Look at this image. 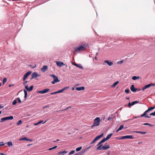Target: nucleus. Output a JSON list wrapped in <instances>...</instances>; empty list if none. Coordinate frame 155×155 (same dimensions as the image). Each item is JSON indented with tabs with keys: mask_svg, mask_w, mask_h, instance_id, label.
Here are the masks:
<instances>
[{
	"mask_svg": "<svg viewBox=\"0 0 155 155\" xmlns=\"http://www.w3.org/2000/svg\"><path fill=\"white\" fill-rule=\"evenodd\" d=\"M155 108V107H150L147 110H146L147 113H148L149 111Z\"/></svg>",
	"mask_w": 155,
	"mask_h": 155,
	"instance_id": "4be33fe9",
	"label": "nucleus"
},
{
	"mask_svg": "<svg viewBox=\"0 0 155 155\" xmlns=\"http://www.w3.org/2000/svg\"><path fill=\"white\" fill-rule=\"evenodd\" d=\"M59 141V140L58 139L56 141H54V142H56L57 141Z\"/></svg>",
	"mask_w": 155,
	"mask_h": 155,
	"instance_id": "4d7b16f0",
	"label": "nucleus"
},
{
	"mask_svg": "<svg viewBox=\"0 0 155 155\" xmlns=\"http://www.w3.org/2000/svg\"><path fill=\"white\" fill-rule=\"evenodd\" d=\"M110 151H108L107 152V155H110Z\"/></svg>",
	"mask_w": 155,
	"mask_h": 155,
	"instance_id": "8fccbe9b",
	"label": "nucleus"
},
{
	"mask_svg": "<svg viewBox=\"0 0 155 155\" xmlns=\"http://www.w3.org/2000/svg\"><path fill=\"white\" fill-rule=\"evenodd\" d=\"M103 143L102 142H101V141H100L99 143H98L97 144V146H98V145H101V144L102 143Z\"/></svg>",
	"mask_w": 155,
	"mask_h": 155,
	"instance_id": "3c124183",
	"label": "nucleus"
},
{
	"mask_svg": "<svg viewBox=\"0 0 155 155\" xmlns=\"http://www.w3.org/2000/svg\"><path fill=\"white\" fill-rule=\"evenodd\" d=\"M16 99H17V101H18V103H21V101L19 97H18V98H16Z\"/></svg>",
	"mask_w": 155,
	"mask_h": 155,
	"instance_id": "58836bf2",
	"label": "nucleus"
},
{
	"mask_svg": "<svg viewBox=\"0 0 155 155\" xmlns=\"http://www.w3.org/2000/svg\"><path fill=\"white\" fill-rule=\"evenodd\" d=\"M22 123V121L21 120H19L18 122L17 123V124L18 125L21 124Z\"/></svg>",
	"mask_w": 155,
	"mask_h": 155,
	"instance_id": "e433bc0d",
	"label": "nucleus"
},
{
	"mask_svg": "<svg viewBox=\"0 0 155 155\" xmlns=\"http://www.w3.org/2000/svg\"><path fill=\"white\" fill-rule=\"evenodd\" d=\"M50 91V89L48 88L45 89L42 91H38V93L41 94H44Z\"/></svg>",
	"mask_w": 155,
	"mask_h": 155,
	"instance_id": "1a4fd4ad",
	"label": "nucleus"
},
{
	"mask_svg": "<svg viewBox=\"0 0 155 155\" xmlns=\"http://www.w3.org/2000/svg\"><path fill=\"white\" fill-rule=\"evenodd\" d=\"M1 86H2L1 84V82H0V86L1 87Z\"/></svg>",
	"mask_w": 155,
	"mask_h": 155,
	"instance_id": "338daca9",
	"label": "nucleus"
},
{
	"mask_svg": "<svg viewBox=\"0 0 155 155\" xmlns=\"http://www.w3.org/2000/svg\"><path fill=\"white\" fill-rule=\"evenodd\" d=\"M33 85H32L31 86H30L29 88L28 87V85H26L25 86V88L28 91H32L33 90Z\"/></svg>",
	"mask_w": 155,
	"mask_h": 155,
	"instance_id": "f8f14e48",
	"label": "nucleus"
},
{
	"mask_svg": "<svg viewBox=\"0 0 155 155\" xmlns=\"http://www.w3.org/2000/svg\"><path fill=\"white\" fill-rule=\"evenodd\" d=\"M3 107L2 106H1V105H0V109L2 108Z\"/></svg>",
	"mask_w": 155,
	"mask_h": 155,
	"instance_id": "0e129e2a",
	"label": "nucleus"
},
{
	"mask_svg": "<svg viewBox=\"0 0 155 155\" xmlns=\"http://www.w3.org/2000/svg\"><path fill=\"white\" fill-rule=\"evenodd\" d=\"M111 118H112V117H109L107 118V120H110L111 119Z\"/></svg>",
	"mask_w": 155,
	"mask_h": 155,
	"instance_id": "864d4df0",
	"label": "nucleus"
},
{
	"mask_svg": "<svg viewBox=\"0 0 155 155\" xmlns=\"http://www.w3.org/2000/svg\"><path fill=\"white\" fill-rule=\"evenodd\" d=\"M40 76V75L38 74L36 72H34L32 73L31 74V77L30 78V79L31 80L34 78H36L37 77Z\"/></svg>",
	"mask_w": 155,
	"mask_h": 155,
	"instance_id": "0eeeda50",
	"label": "nucleus"
},
{
	"mask_svg": "<svg viewBox=\"0 0 155 155\" xmlns=\"http://www.w3.org/2000/svg\"><path fill=\"white\" fill-rule=\"evenodd\" d=\"M0 155H5V154L2 153H0Z\"/></svg>",
	"mask_w": 155,
	"mask_h": 155,
	"instance_id": "13d9d810",
	"label": "nucleus"
},
{
	"mask_svg": "<svg viewBox=\"0 0 155 155\" xmlns=\"http://www.w3.org/2000/svg\"><path fill=\"white\" fill-rule=\"evenodd\" d=\"M100 118L99 117H97L94 120V122L93 124L91 125V128H93L94 126H98L100 124Z\"/></svg>",
	"mask_w": 155,
	"mask_h": 155,
	"instance_id": "f03ea898",
	"label": "nucleus"
},
{
	"mask_svg": "<svg viewBox=\"0 0 155 155\" xmlns=\"http://www.w3.org/2000/svg\"><path fill=\"white\" fill-rule=\"evenodd\" d=\"M112 135L113 134L112 133H110L107 136V137H106V138H105L107 140L111 137Z\"/></svg>",
	"mask_w": 155,
	"mask_h": 155,
	"instance_id": "5701e85b",
	"label": "nucleus"
},
{
	"mask_svg": "<svg viewBox=\"0 0 155 155\" xmlns=\"http://www.w3.org/2000/svg\"><path fill=\"white\" fill-rule=\"evenodd\" d=\"M87 45L84 43H82L78 47L74 48V51L77 52H80L86 50Z\"/></svg>",
	"mask_w": 155,
	"mask_h": 155,
	"instance_id": "f257e3e1",
	"label": "nucleus"
},
{
	"mask_svg": "<svg viewBox=\"0 0 155 155\" xmlns=\"http://www.w3.org/2000/svg\"><path fill=\"white\" fill-rule=\"evenodd\" d=\"M31 73V71H28L24 75L23 78V81H25L27 77L30 75Z\"/></svg>",
	"mask_w": 155,
	"mask_h": 155,
	"instance_id": "9d476101",
	"label": "nucleus"
},
{
	"mask_svg": "<svg viewBox=\"0 0 155 155\" xmlns=\"http://www.w3.org/2000/svg\"><path fill=\"white\" fill-rule=\"evenodd\" d=\"M131 106H132V105H131V103L129 102L128 104V106L129 107H130Z\"/></svg>",
	"mask_w": 155,
	"mask_h": 155,
	"instance_id": "49530a36",
	"label": "nucleus"
},
{
	"mask_svg": "<svg viewBox=\"0 0 155 155\" xmlns=\"http://www.w3.org/2000/svg\"><path fill=\"white\" fill-rule=\"evenodd\" d=\"M24 91L25 94L24 97L25 98H26L27 96V92L25 90H24Z\"/></svg>",
	"mask_w": 155,
	"mask_h": 155,
	"instance_id": "cd10ccee",
	"label": "nucleus"
},
{
	"mask_svg": "<svg viewBox=\"0 0 155 155\" xmlns=\"http://www.w3.org/2000/svg\"><path fill=\"white\" fill-rule=\"evenodd\" d=\"M124 126V125H121L120 126V127H119V129L116 130V132H117L118 131H119V130H121L122 129V128H123Z\"/></svg>",
	"mask_w": 155,
	"mask_h": 155,
	"instance_id": "a878e982",
	"label": "nucleus"
},
{
	"mask_svg": "<svg viewBox=\"0 0 155 155\" xmlns=\"http://www.w3.org/2000/svg\"><path fill=\"white\" fill-rule=\"evenodd\" d=\"M27 81H25V82H24L23 83V84L25 85H26V84L27 83Z\"/></svg>",
	"mask_w": 155,
	"mask_h": 155,
	"instance_id": "6e6d98bb",
	"label": "nucleus"
},
{
	"mask_svg": "<svg viewBox=\"0 0 155 155\" xmlns=\"http://www.w3.org/2000/svg\"><path fill=\"white\" fill-rule=\"evenodd\" d=\"M107 140L105 138H104L101 140V142L103 143L106 141Z\"/></svg>",
	"mask_w": 155,
	"mask_h": 155,
	"instance_id": "a19ab883",
	"label": "nucleus"
},
{
	"mask_svg": "<svg viewBox=\"0 0 155 155\" xmlns=\"http://www.w3.org/2000/svg\"><path fill=\"white\" fill-rule=\"evenodd\" d=\"M76 90L78 91L81 90H84V87H77L75 88Z\"/></svg>",
	"mask_w": 155,
	"mask_h": 155,
	"instance_id": "aec40b11",
	"label": "nucleus"
},
{
	"mask_svg": "<svg viewBox=\"0 0 155 155\" xmlns=\"http://www.w3.org/2000/svg\"><path fill=\"white\" fill-rule=\"evenodd\" d=\"M50 76L53 78L54 81L51 82L52 84H54L55 83L59 82L58 78L54 74H50Z\"/></svg>",
	"mask_w": 155,
	"mask_h": 155,
	"instance_id": "7ed1b4c3",
	"label": "nucleus"
},
{
	"mask_svg": "<svg viewBox=\"0 0 155 155\" xmlns=\"http://www.w3.org/2000/svg\"><path fill=\"white\" fill-rule=\"evenodd\" d=\"M68 153L67 151H60L59 152V154H61L62 155H64V154L66 153Z\"/></svg>",
	"mask_w": 155,
	"mask_h": 155,
	"instance_id": "b1692460",
	"label": "nucleus"
},
{
	"mask_svg": "<svg viewBox=\"0 0 155 155\" xmlns=\"http://www.w3.org/2000/svg\"><path fill=\"white\" fill-rule=\"evenodd\" d=\"M119 83V82L118 81L115 82L113 84L112 86L111 87H114Z\"/></svg>",
	"mask_w": 155,
	"mask_h": 155,
	"instance_id": "393cba45",
	"label": "nucleus"
},
{
	"mask_svg": "<svg viewBox=\"0 0 155 155\" xmlns=\"http://www.w3.org/2000/svg\"><path fill=\"white\" fill-rule=\"evenodd\" d=\"M116 139H117L118 140H121V139H134V137L132 135H126L125 136H123L121 138H116Z\"/></svg>",
	"mask_w": 155,
	"mask_h": 155,
	"instance_id": "423d86ee",
	"label": "nucleus"
},
{
	"mask_svg": "<svg viewBox=\"0 0 155 155\" xmlns=\"http://www.w3.org/2000/svg\"><path fill=\"white\" fill-rule=\"evenodd\" d=\"M147 112H146V111H145L144 112L143 114H141V115L140 116L138 117H145V118H150V116H148V115H147Z\"/></svg>",
	"mask_w": 155,
	"mask_h": 155,
	"instance_id": "9b49d317",
	"label": "nucleus"
},
{
	"mask_svg": "<svg viewBox=\"0 0 155 155\" xmlns=\"http://www.w3.org/2000/svg\"><path fill=\"white\" fill-rule=\"evenodd\" d=\"M137 117H134V118H137Z\"/></svg>",
	"mask_w": 155,
	"mask_h": 155,
	"instance_id": "69168bd1",
	"label": "nucleus"
},
{
	"mask_svg": "<svg viewBox=\"0 0 155 155\" xmlns=\"http://www.w3.org/2000/svg\"><path fill=\"white\" fill-rule=\"evenodd\" d=\"M150 115H152L153 116H155V110L154 112L150 114Z\"/></svg>",
	"mask_w": 155,
	"mask_h": 155,
	"instance_id": "37998d69",
	"label": "nucleus"
},
{
	"mask_svg": "<svg viewBox=\"0 0 155 155\" xmlns=\"http://www.w3.org/2000/svg\"><path fill=\"white\" fill-rule=\"evenodd\" d=\"M58 91L54 92L51 93V94L53 95V94H58Z\"/></svg>",
	"mask_w": 155,
	"mask_h": 155,
	"instance_id": "79ce46f5",
	"label": "nucleus"
},
{
	"mask_svg": "<svg viewBox=\"0 0 155 155\" xmlns=\"http://www.w3.org/2000/svg\"><path fill=\"white\" fill-rule=\"evenodd\" d=\"M103 134H101L96 137L91 142L90 144H92L94 142L101 138V137L103 136Z\"/></svg>",
	"mask_w": 155,
	"mask_h": 155,
	"instance_id": "39448f33",
	"label": "nucleus"
},
{
	"mask_svg": "<svg viewBox=\"0 0 155 155\" xmlns=\"http://www.w3.org/2000/svg\"><path fill=\"white\" fill-rule=\"evenodd\" d=\"M48 69V67L47 65H44L41 68V70L43 72H45Z\"/></svg>",
	"mask_w": 155,
	"mask_h": 155,
	"instance_id": "a211bd4d",
	"label": "nucleus"
},
{
	"mask_svg": "<svg viewBox=\"0 0 155 155\" xmlns=\"http://www.w3.org/2000/svg\"><path fill=\"white\" fill-rule=\"evenodd\" d=\"M5 143H4L3 142H1L0 143V146H4Z\"/></svg>",
	"mask_w": 155,
	"mask_h": 155,
	"instance_id": "c03bdc74",
	"label": "nucleus"
},
{
	"mask_svg": "<svg viewBox=\"0 0 155 155\" xmlns=\"http://www.w3.org/2000/svg\"><path fill=\"white\" fill-rule=\"evenodd\" d=\"M143 125H149L150 127H152L153 126V125L151 124L147 123H144L143 124Z\"/></svg>",
	"mask_w": 155,
	"mask_h": 155,
	"instance_id": "c756f323",
	"label": "nucleus"
},
{
	"mask_svg": "<svg viewBox=\"0 0 155 155\" xmlns=\"http://www.w3.org/2000/svg\"><path fill=\"white\" fill-rule=\"evenodd\" d=\"M57 146H55L54 147H52V148H51L48 149V150H52L53 149L56 148H57Z\"/></svg>",
	"mask_w": 155,
	"mask_h": 155,
	"instance_id": "c9c22d12",
	"label": "nucleus"
},
{
	"mask_svg": "<svg viewBox=\"0 0 155 155\" xmlns=\"http://www.w3.org/2000/svg\"><path fill=\"white\" fill-rule=\"evenodd\" d=\"M43 122V120H40L38 122V124H39L42 123Z\"/></svg>",
	"mask_w": 155,
	"mask_h": 155,
	"instance_id": "09e8293b",
	"label": "nucleus"
},
{
	"mask_svg": "<svg viewBox=\"0 0 155 155\" xmlns=\"http://www.w3.org/2000/svg\"><path fill=\"white\" fill-rule=\"evenodd\" d=\"M17 103V100L16 99V98L14 100L13 103L12 104L13 105H15Z\"/></svg>",
	"mask_w": 155,
	"mask_h": 155,
	"instance_id": "7c9ffc66",
	"label": "nucleus"
},
{
	"mask_svg": "<svg viewBox=\"0 0 155 155\" xmlns=\"http://www.w3.org/2000/svg\"><path fill=\"white\" fill-rule=\"evenodd\" d=\"M56 62L57 66H59L60 67H61L62 66L65 65L64 63L61 61H56Z\"/></svg>",
	"mask_w": 155,
	"mask_h": 155,
	"instance_id": "ddd939ff",
	"label": "nucleus"
},
{
	"mask_svg": "<svg viewBox=\"0 0 155 155\" xmlns=\"http://www.w3.org/2000/svg\"><path fill=\"white\" fill-rule=\"evenodd\" d=\"M69 88V87H66L58 91V93L63 92Z\"/></svg>",
	"mask_w": 155,
	"mask_h": 155,
	"instance_id": "dca6fc26",
	"label": "nucleus"
},
{
	"mask_svg": "<svg viewBox=\"0 0 155 155\" xmlns=\"http://www.w3.org/2000/svg\"><path fill=\"white\" fill-rule=\"evenodd\" d=\"M1 113H2V111H0V114H1Z\"/></svg>",
	"mask_w": 155,
	"mask_h": 155,
	"instance_id": "774afa93",
	"label": "nucleus"
},
{
	"mask_svg": "<svg viewBox=\"0 0 155 155\" xmlns=\"http://www.w3.org/2000/svg\"><path fill=\"white\" fill-rule=\"evenodd\" d=\"M82 147H78L76 149V151H79L82 149Z\"/></svg>",
	"mask_w": 155,
	"mask_h": 155,
	"instance_id": "c85d7f7f",
	"label": "nucleus"
},
{
	"mask_svg": "<svg viewBox=\"0 0 155 155\" xmlns=\"http://www.w3.org/2000/svg\"><path fill=\"white\" fill-rule=\"evenodd\" d=\"M104 62L106 63H107L109 66H111L113 64V62H110L108 60H105L104 61Z\"/></svg>",
	"mask_w": 155,
	"mask_h": 155,
	"instance_id": "6ab92c4d",
	"label": "nucleus"
},
{
	"mask_svg": "<svg viewBox=\"0 0 155 155\" xmlns=\"http://www.w3.org/2000/svg\"><path fill=\"white\" fill-rule=\"evenodd\" d=\"M49 107V105H47L46 106H44L43 107V109H44L46 108H47V107Z\"/></svg>",
	"mask_w": 155,
	"mask_h": 155,
	"instance_id": "a18cd8bd",
	"label": "nucleus"
},
{
	"mask_svg": "<svg viewBox=\"0 0 155 155\" xmlns=\"http://www.w3.org/2000/svg\"><path fill=\"white\" fill-rule=\"evenodd\" d=\"M130 92V90L128 89H126L125 90V93H127V94H128Z\"/></svg>",
	"mask_w": 155,
	"mask_h": 155,
	"instance_id": "ea45409f",
	"label": "nucleus"
},
{
	"mask_svg": "<svg viewBox=\"0 0 155 155\" xmlns=\"http://www.w3.org/2000/svg\"><path fill=\"white\" fill-rule=\"evenodd\" d=\"M155 86V83H153V84L151 83L150 84H149L147 85H145L144 86V87L143 88L142 91H144L145 89L150 87V86Z\"/></svg>",
	"mask_w": 155,
	"mask_h": 155,
	"instance_id": "6e6552de",
	"label": "nucleus"
},
{
	"mask_svg": "<svg viewBox=\"0 0 155 155\" xmlns=\"http://www.w3.org/2000/svg\"><path fill=\"white\" fill-rule=\"evenodd\" d=\"M20 140H25L27 141H32V140L29 139L27 138L26 137H24L23 138H21L19 139Z\"/></svg>",
	"mask_w": 155,
	"mask_h": 155,
	"instance_id": "412c9836",
	"label": "nucleus"
},
{
	"mask_svg": "<svg viewBox=\"0 0 155 155\" xmlns=\"http://www.w3.org/2000/svg\"><path fill=\"white\" fill-rule=\"evenodd\" d=\"M140 131H134V132H135V133H140Z\"/></svg>",
	"mask_w": 155,
	"mask_h": 155,
	"instance_id": "5fc2aeb1",
	"label": "nucleus"
},
{
	"mask_svg": "<svg viewBox=\"0 0 155 155\" xmlns=\"http://www.w3.org/2000/svg\"><path fill=\"white\" fill-rule=\"evenodd\" d=\"M110 148L109 145H107L106 144H105L104 146L102 147V149L103 150H106L107 149Z\"/></svg>",
	"mask_w": 155,
	"mask_h": 155,
	"instance_id": "2eb2a0df",
	"label": "nucleus"
},
{
	"mask_svg": "<svg viewBox=\"0 0 155 155\" xmlns=\"http://www.w3.org/2000/svg\"><path fill=\"white\" fill-rule=\"evenodd\" d=\"M126 98L127 100H129L130 99V98L129 97H126Z\"/></svg>",
	"mask_w": 155,
	"mask_h": 155,
	"instance_id": "e2e57ef3",
	"label": "nucleus"
},
{
	"mask_svg": "<svg viewBox=\"0 0 155 155\" xmlns=\"http://www.w3.org/2000/svg\"><path fill=\"white\" fill-rule=\"evenodd\" d=\"M130 88L131 91L133 92H135L137 90H138L134 88V85L133 84L131 85Z\"/></svg>",
	"mask_w": 155,
	"mask_h": 155,
	"instance_id": "f3484780",
	"label": "nucleus"
},
{
	"mask_svg": "<svg viewBox=\"0 0 155 155\" xmlns=\"http://www.w3.org/2000/svg\"><path fill=\"white\" fill-rule=\"evenodd\" d=\"M75 152V151L74 150H72L71 152H70L68 154L69 155H71L73 154Z\"/></svg>",
	"mask_w": 155,
	"mask_h": 155,
	"instance_id": "473e14b6",
	"label": "nucleus"
},
{
	"mask_svg": "<svg viewBox=\"0 0 155 155\" xmlns=\"http://www.w3.org/2000/svg\"><path fill=\"white\" fill-rule=\"evenodd\" d=\"M140 78V77L139 76H134L132 77V79L134 80H135L137 79H138Z\"/></svg>",
	"mask_w": 155,
	"mask_h": 155,
	"instance_id": "bb28decb",
	"label": "nucleus"
},
{
	"mask_svg": "<svg viewBox=\"0 0 155 155\" xmlns=\"http://www.w3.org/2000/svg\"><path fill=\"white\" fill-rule=\"evenodd\" d=\"M142 143V142H139L138 143V144H141Z\"/></svg>",
	"mask_w": 155,
	"mask_h": 155,
	"instance_id": "680f3d73",
	"label": "nucleus"
},
{
	"mask_svg": "<svg viewBox=\"0 0 155 155\" xmlns=\"http://www.w3.org/2000/svg\"><path fill=\"white\" fill-rule=\"evenodd\" d=\"M139 102L137 101H134L131 103V105H134L135 104L138 103Z\"/></svg>",
	"mask_w": 155,
	"mask_h": 155,
	"instance_id": "2f4dec72",
	"label": "nucleus"
},
{
	"mask_svg": "<svg viewBox=\"0 0 155 155\" xmlns=\"http://www.w3.org/2000/svg\"><path fill=\"white\" fill-rule=\"evenodd\" d=\"M102 146V144L99 145V146L97 148V149L98 150H101V147Z\"/></svg>",
	"mask_w": 155,
	"mask_h": 155,
	"instance_id": "72a5a7b5",
	"label": "nucleus"
},
{
	"mask_svg": "<svg viewBox=\"0 0 155 155\" xmlns=\"http://www.w3.org/2000/svg\"><path fill=\"white\" fill-rule=\"evenodd\" d=\"M74 87H72V90L74 91Z\"/></svg>",
	"mask_w": 155,
	"mask_h": 155,
	"instance_id": "bf43d9fd",
	"label": "nucleus"
},
{
	"mask_svg": "<svg viewBox=\"0 0 155 155\" xmlns=\"http://www.w3.org/2000/svg\"><path fill=\"white\" fill-rule=\"evenodd\" d=\"M70 107H68L66 109H65L64 110H67L68 108H69Z\"/></svg>",
	"mask_w": 155,
	"mask_h": 155,
	"instance_id": "052dcab7",
	"label": "nucleus"
},
{
	"mask_svg": "<svg viewBox=\"0 0 155 155\" xmlns=\"http://www.w3.org/2000/svg\"><path fill=\"white\" fill-rule=\"evenodd\" d=\"M7 144L8 146L10 147V146H12V143L11 142H8L7 143Z\"/></svg>",
	"mask_w": 155,
	"mask_h": 155,
	"instance_id": "f704fd0d",
	"label": "nucleus"
},
{
	"mask_svg": "<svg viewBox=\"0 0 155 155\" xmlns=\"http://www.w3.org/2000/svg\"><path fill=\"white\" fill-rule=\"evenodd\" d=\"M7 81V79L6 78H4L3 80V84H4Z\"/></svg>",
	"mask_w": 155,
	"mask_h": 155,
	"instance_id": "4c0bfd02",
	"label": "nucleus"
},
{
	"mask_svg": "<svg viewBox=\"0 0 155 155\" xmlns=\"http://www.w3.org/2000/svg\"><path fill=\"white\" fill-rule=\"evenodd\" d=\"M39 124H38V123L37 122V123H34V125H35V126H36V125H38Z\"/></svg>",
	"mask_w": 155,
	"mask_h": 155,
	"instance_id": "603ef678",
	"label": "nucleus"
},
{
	"mask_svg": "<svg viewBox=\"0 0 155 155\" xmlns=\"http://www.w3.org/2000/svg\"><path fill=\"white\" fill-rule=\"evenodd\" d=\"M14 118L13 116H10L9 117H4L3 118H1V120L0 122H2L6 120H12Z\"/></svg>",
	"mask_w": 155,
	"mask_h": 155,
	"instance_id": "20e7f679",
	"label": "nucleus"
},
{
	"mask_svg": "<svg viewBox=\"0 0 155 155\" xmlns=\"http://www.w3.org/2000/svg\"><path fill=\"white\" fill-rule=\"evenodd\" d=\"M140 134H145L146 133V132H145L140 131Z\"/></svg>",
	"mask_w": 155,
	"mask_h": 155,
	"instance_id": "de8ad7c7",
	"label": "nucleus"
},
{
	"mask_svg": "<svg viewBox=\"0 0 155 155\" xmlns=\"http://www.w3.org/2000/svg\"><path fill=\"white\" fill-rule=\"evenodd\" d=\"M72 64L74 65V66H76L78 68H81V69L83 68V67L82 66L81 64H76L75 63H74L73 62H72Z\"/></svg>",
	"mask_w": 155,
	"mask_h": 155,
	"instance_id": "4468645a",
	"label": "nucleus"
}]
</instances>
